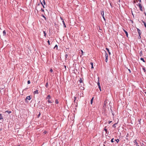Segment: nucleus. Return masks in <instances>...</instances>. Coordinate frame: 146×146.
<instances>
[{
    "mask_svg": "<svg viewBox=\"0 0 146 146\" xmlns=\"http://www.w3.org/2000/svg\"><path fill=\"white\" fill-rule=\"evenodd\" d=\"M123 30L125 32V33L126 34V36L127 37H128V33L126 31H125V30L123 29Z\"/></svg>",
    "mask_w": 146,
    "mask_h": 146,
    "instance_id": "obj_4",
    "label": "nucleus"
},
{
    "mask_svg": "<svg viewBox=\"0 0 146 146\" xmlns=\"http://www.w3.org/2000/svg\"><path fill=\"white\" fill-rule=\"evenodd\" d=\"M40 113L39 112V114L38 115V117H39L40 116Z\"/></svg>",
    "mask_w": 146,
    "mask_h": 146,
    "instance_id": "obj_33",
    "label": "nucleus"
},
{
    "mask_svg": "<svg viewBox=\"0 0 146 146\" xmlns=\"http://www.w3.org/2000/svg\"><path fill=\"white\" fill-rule=\"evenodd\" d=\"M53 71L52 70V69H51L50 70V72H52Z\"/></svg>",
    "mask_w": 146,
    "mask_h": 146,
    "instance_id": "obj_32",
    "label": "nucleus"
},
{
    "mask_svg": "<svg viewBox=\"0 0 146 146\" xmlns=\"http://www.w3.org/2000/svg\"><path fill=\"white\" fill-rule=\"evenodd\" d=\"M43 32H44V36H46V33H45V32L44 31H43Z\"/></svg>",
    "mask_w": 146,
    "mask_h": 146,
    "instance_id": "obj_23",
    "label": "nucleus"
},
{
    "mask_svg": "<svg viewBox=\"0 0 146 146\" xmlns=\"http://www.w3.org/2000/svg\"><path fill=\"white\" fill-rule=\"evenodd\" d=\"M105 61L106 62H107V61H108V58H106Z\"/></svg>",
    "mask_w": 146,
    "mask_h": 146,
    "instance_id": "obj_29",
    "label": "nucleus"
},
{
    "mask_svg": "<svg viewBox=\"0 0 146 146\" xmlns=\"http://www.w3.org/2000/svg\"><path fill=\"white\" fill-rule=\"evenodd\" d=\"M63 24L64 26V27H66V25H65L64 23V24Z\"/></svg>",
    "mask_w": 146,
    "mask_h": 146,
    "instance_id": "obj_31",
    "label": "nucleus"
},
{
    "mask_svg": "<svg viewBox=\"0 0 146 146\" xmlns=\"http://www.w3.org/2000/svg\"><path fill=\"white\" fill-rule=\"evenodd\" d=\"M132 15H133V13H132Z\"/></svg>",
    "mask_w": 146,
    "mask_h": 146,
    "instance_id": "obj_46",
    "label": "nucleus"
},
{
    "mask_svg": "<svg viewBox=\"0 0 146 146\" xmlns=\"http://www.w3.org/2000/svg\"><path fill=\"white\" fill-rule=\"evenodd\" d=\"M3 119V117L1 114H0V120Z\"/></svg>",
    "mask_w": 146,
    "mask_h": 146,
    "instance_id": "obj_10",
    "label": "nucleus"
},
{
    "mask_svg": "<svg viewBox=\"0 0 146 146\" xmlns=\"http://www.w3.org/2000/svg\"><path fill=\"white\" fill-rule=\"evenodd\" d=\"M76 97H74V102H75L76 101Z\"/></svg>",
    "mask_w": 146,
    "mask_h": 146,
    "instance_id": "obj_37",
    "label": "nucleus"
},
{
    "mask_svg": "<svg viewBox=\"0 0 146 146\" xmlns=\"http://www.w3.org/2000/svg\"><path fill=\"white\" fill-rule=\"evenodd\" d=\"M106 49L107 50V51H108L109 54L110 55L111 54V53L110 52L109 49L108 48H106Z\"/></svg>",
    "mask_w": 146,
    "mask_h": 146,
    "instance_id": "obj_8",
    "label": "nucleus"
},
{
    "mask_svg": "<svg viewBox=\"0 0 146 146\" xmlns=\"http://www.w3.org/2000/svg\"><path fill=\"white\" fill-rule=\"evenodd\" d=\"M55 103L56 104H58V102L57 100H56L55 101Z\"/></svg>",
    "mask_w": 146,
    "mask_h": 146,
    "instance_id": "obj_22",
    "label": "nucleus"
},
{
    "mask_svg": "<svg viewBox=\"0 0 146 146\" xmlns=\"http://www.w3.org/2000/svg\"><path fill=\"white\" fill-rule=\"evenodd\" d=\"M113 138L111 140V142L112 143L113 142H114L113 141Z\"/></svg>",
    "mask_w": 146,
    "mask_h": 146,
    "instance_id": "obj_27",
    "label": "nucleus"
},
{
    "mask_svg": "<svg viewBox=\"0 0 146 146\" xmlns=\"http://www.w3.org/2000/svg\"><path fill=\"white\" fill-rule=\"evenodd\" d=\"M117 143H118L119 141V140L118 139H115V140Z\"/></svg>",
    "mask_w": 146,
    "mask_h": 146,
    "instance_id": "obj_18",
    "label": "nucleus"
},
{
    "mask_svg": "<svg viewBox=\"0 0 146 146\" xmlns=\"http://www.w3.org/2000/svg\"><path fill=\"white\" fill-rule=\"evenodd\" d=\"M5 112H7V113H11V111H5Z\"/></svg>",
    "mask_w": 146,
    "mask_h": 146,
    "instance_id": "obj_13",
    "label": "nucleus"
},
{
    "mask_svg": "<svg viewBox=\"0 0 146 146\" xmlns=\"http://www.w3.org/2000/svg\"><path fill=\"white\" fill-rule=\"evenodd\" d=\"M98 88H99L100 90V91H101V87H100V86H98Z\"/></svg>",
    "mask_w": 146,
    "mask_h": 146,
    "instance_id": "obj_30",
    "label": "nucleus"
},
{
    "mask_svg": "<svg viewBox=\"0 0 146 146\" xmlns=\"http://www.w3.org/2000/svg\"><path fill=\"white\" fill-rule=\"evenodd\" d=\"M41 3L43 7L44 8V5H43L42 4V3Z\"/></svg>",
    "mask_w": 146,
    "mask_h": 146,
    "instance_id": "obj_42",
    "label": "nucleus"
},
{
    "mask_svg": "<svg viewBox=\"0 0 146 146\" xmlns=\"http://www.w3.org/2000/svg\"><path fill=\"white\" fill-rule=\"evenodd\" d=\"M139 38H141V36H140V35H139Z\"/></svg>",
    "mask_w": 146,
    "mask_h": 146,
    "instance_id": "obj_45",
    "label": "nucleus"
},
{
    "mask_svg": "<svg viewBox=\"0 0 146 146\" xmlns=\"http://www.w3.org/2000/svg\"><path fill=\"white\" fill-rule=\"evenodd\" d=\"M128 70L129 71L130 73L131 72V71L129 69H128Z\"/></svg>",
    "mask_w": 146,
    "mask_h": 146,
    "instance_id": "obj_40",
    "label": "nucleus"
},
{
    "mask_svg": "<svg viewBox=\"0 0 146 146\" xmlns=\"http://www.w3.org/2000/svg\"><path fill=\"white\" fill-rule=\"evenodd\" d=\"M101 14L102 15V16L104 19V21H105V19L104 17V11H101Z\"/></svg>",
    "mask_w": 146,
    "mask_h": 146,
    "instance_id": "obj_1",
    "label": "nucleus"
},
{
    "mask_svg": "<svg viewBox=\"0 0 146 146\" xmlns=\"http://www.w3.org/2000/svg\"><path fill=\"white\" fill-rule=\"evenodd\" d=\"M3 35L4 36V35H5L6 34V33L5 31H3Z\"/></svg>",
    "mask_w": 146,
    "mask_h": 146,
    "instance_id": "obj_11",
    "label": "nucleus"
},
{
    "mask_svg": "<svg viewBox=\"0 0 146 146\" xmlns=\"http://www.w3.org/2000/svg\"><path fill=\"white\" fill-rule=\"evenodd\" d=\"M60 19L62 21V23H63V24H64V20H63V19L61 17H60Z\"/></svg>",
    "mask_w": 146,
    "mask_h": 146,
    "instance_id": "obj_25",
    "label": "nucleus"
},
{
    "mask_svg": "<svg viewBox=\"0 0 146 146\" xmlns=\"http://www.w3.org/2000/svg\"><path fill=\"white\" fill-rule=\"evenodd\" d=\"M143 69L144 72H145L146 71L145 68V67H143Z\"/></svg>",
    "mask_w": 146,
    "mask_h": 146,
    "instance_id": "obj_19",
    "label": "nucleus"
},
{
    "mask_svg": "<svg viewBox=\"0 0 146 146\" xmlns=\"http://www.w3.org/2000/svg\"><path fill=\"white\" fill-rule=\"evenodd\" d=\"M44 133H46V132H45V131H44Z\"/></svg>",
    "mask_w": 146,
    "mask_h": 146,
    "instance_id": "obj_47",
    "label": "nucleus"
},
{
    "mask_svg": "<svg viewBox=\"0 0 146 146\" xmlns=\"http://www.w3.org/2000/svg\"><path fill=\"white\" fill-rule=\"evenodd\" d=\"M47 98L48 99H50V95H48L47 97Z\"/></svg>",
    "mask_w": 146,
    "mask_h": 146,
    "instance_id": "obj_15",
    "label": "nucleus"
},
{
    "mask_svg": "<svg viewBox=\"0 0 146 146\" xmlns=\"http://www.w3.org/2000/svg\"><path fill=\"white\" fill-rule=\"evenodd\" d=\"M91 64L92 65V67H91V68H93V63H92V62H91Z\"/></svg>",
    "mask_w": 146,
    "mask_h": 146,
    "instance_id": "obj_14",
    "label": "nucleus"
},
{
    "mask_svg": "<svg viewBox=\"0 0 146 146\" xmlns=\"http://www.w3.org/2000/svg\"><path fill=\"white\" fill-rule=\"evenodd\" d=\"M137 31L139 35H140L141 34V31L138 29H137Z\"/></svg>",
    "mask_w": 146,
    "mask_h": 146,
    "instance_id": "obj_6",
    "label": "nucleus"
},
{
    "mask_svg": "<svg viewBox=\"0 0 146 146\" xmlns=\"http://www.w3.org/2000/svg\"><path fill=\"white\" fill-rule=\"evenodd\" d=\"M104 130L106 132H107V129H104Z\"/></svg>",
    "mask_w": 146,
    "mask_h": 146,
    "instance_id": "obj_39",
    "label": "nucleus"
},
{
    "mask_svg": "<svg viewBox=\"0 0 146 146\" xmlns=\"http://www.w3.org/2000/svg\"><path fill=\"white\" fill-rule=\"evenodd\" d=\"M42 17L44 18V19H45V20H46V18L44 16V15H43Z\"/></svg>",
    "mask_w": 146,
    "mask_h": 146,
    "instance_id": "obj_36",
    "label": "nucleus"
},
{
    "mask_svg": "<svg viewBox=\"0 0 146 146\" xmlns=\"http://www.w3.org/2000/svg\"><path fill=\"white\" fill-rule=\"evenodd\" d=\"M31 99V97L30 96H27L25 99L26 101L27 102V100H30Z\"/></svg>",
    "mask_w": 146,
    "mask_h": 146,
    "instance_id": "obj_3",
    "label": "nucleus"
},
{
    "mask_svg": "<svg viewBox=\"0 0 146 146\" xmlns=\"http://www.w3.org/2000/svg\"><path fill=\"white\" fill-rule=\"evenodd\" d=\"M41 10H42V11H44V10H43V9H41Z\"/></svg>",
    "mask_w": 146,
    "mask_h": 146,
    "instance_id": "obj_43",
    "label": "nucleus"
},
{
    "mask_svg": "<svg viewBox=\"0 0 146 146\" xmlns=\"http://www.w3.org/2000/svg\"><path fill=\"white\" fill-rule=\"evenodd\" d=\"M38 90H36L34 91V94H38Z\"/></svg>",
    "mask_w": 146,
    "mask_h": 146,
    "instance_id": "obj_5",
    "label": "nucleus"
},
{
    "mask_svg": "<svg viewBox=\"0 0 146 146\" xmlns=\"http://www.w3.org/2000/svg\"><path fill=\"white\" fill-rule=\"evenodd\" d=\"M81 52H82V53H83V51L82 50H81Z\"/></svg>",
    "mask_w": 146,
    "mask_h": 146,
    "instance_id": "obj_44",
    "label": "nucleus"
},
{
    "mask_svg": "<svg viewBox=\"0 0 146 146\" xmlns=\"http://www.w3.org/2000/svg\"><path fill=\"white\" fill-rule=\"evenodd\" d=\"M27 83L28 84H30V80H28L27 82Z\"/></svg>",
    "mask_w": 146,
    "mask_h": 146,
    "instance_id": "obj_28",
    "label": "nucleus"
},
{
    "mask_svg": "<svg viewBox=\"0 0 146 146\" xmlns=\"http://www.w3.org/2000/svg\"><path fill=\"white\" fill-rule=\"evenodd\" d=\"M137 5L139 6L140 10L142 11L143 8L140 3H138Z\"/></svg>",
    "mask_w": 146,
    "mask_h": 146,
    "instance_id": "obj_2",
    "label": "nucleus"
},
{
    "mask_svg": "<svg viewBox=\"0 0 146 146\" xmlns=\"http://www.w3.org/2000/svg\"><path fill=\"white\" fill-rule=\"evenodd\" d=\"M105 58H108V54H107V53L105 51Z\"/></svg>",
    "mask_w": 146,
    "mask_h": 146,
    "instance_id": "obj_7",
    "label": "nucleus"
},
{
    "mask_svg": "<svg viewBox=\"0 0 146 146\" xmlns=\"http://www.w3.org/2000/svg\"><path fill=\"white\" fill-rule=\"evenodd\" d=\"M58 47V46L57 45H56L55 46H54V48H55L56 47Z\"/></svg>",
    "mask_w": 146,
    "mask_h": 146,
    "instance_id": "obj_35",
    "label": "nucleus"
},
{
    "mask_svg": "<svg viewBox=\"0 0 146 146\" xmlns=\"http://www.w3.org/2000/svg\"><path fill=\"white\" fill-rule=\"evenodd\" d=\"M116 124V123H115L114 124H113V127H114L115 128L116 127L115 125Z\"/></svg>",
    "mask_w": 146,
    "mask_h": 146,
    "instance_id": "obj_16",
    "label": "nucleus"
},
{
    "mask_svg": "<svg viewBox=\"0 0 146 146\" xmlns=\"http://www.w3.org/2000/svg\"><path fill=\"white\" fill-rule=\"evenodd\" d=\"M82 79L81 78H80L79 80L80 83H81L82 82Z\"/></svg>",
    "mask_w": 146,
    "mask_h": 146,
    "instance_id": "obj_17",
    "label": "nucleus"
},
{
    "mask_svg": "<svg viewBox=\"0 0 146 146\" xmlns=\"http://www.w3.org/2000/svg\"><path fill=\"white\" fill-rule=\"evenodd\" d=\"M146 94V92L145 93Z\"/></svg>",
    "mask_w": 146,
    "mask_h": 146,
    "instance_id": "obj_48",
    "label": "nucleus"
},
{
    "mask_svg": "<svg viewBox=\"0 0 146 146\" xmlns=\"http://www.w3.org/2000/svg\"><path fill=\"white\" fill-rule=\"evenodd\" d=\"M48 102L49 103H52V102H51V101L49 100H48Z\"/></svg>",
    "mask_w": 146,
    "mask_h": 146,
    "instance_id": "obj_21",
    "label": "nucleus"
},
{
    "mask_svg": "<svg viewBox=\"0 0 146 146\" xmlns=\"http://www.w3.org/2000/svg\"><path fill=\"white\" fill-rule=\"evenodd\" d=\"M42 2L44 3V4L45 5V2L44 0H43L42 1Z\"/></svg>",
    "mask_w": 146,
    "mask_h": 146,
    "instance_id": "obj_24",
    "label": "nucleus"
},
{
    "mask_svg": "<svg viewBox=\"0 0 146 146\" xmlns=\"http://www.w3.org/2000/svg\"><path fill=\"white\" fill-rule=\"evenodd\" d=\"M97 84H98V86H100V83L99 82H98L97 83Z\"/></svg>",
    "mask_w": 146,
    "mask_h": 146,
    "instance_id": "obj_26",
    "label": "nucleus"
},
{
    "mask_svg": "<svg viewBox=\"0 0 146 146\" xmlns=\"http://www.w3.org/2000/svg\"><path fill=\"white\" fill-rule=\"evenodd\" d=\"M65 58H67V57L68 56V55L67 54H66L65 55Z\"/></svg>",
    "mask_w": 146,
    "mask_h": 146,
    "instance_id": "obj_34",
    "label": "nucleus"
},
{
    "mask_svg": "<svg viewBox=\"0 0 146 146\" xmlns=\"http://www.w3.org/2000/svg\"><path fill=\"white\" fill-rule=\"evenodd\" d=\"M111 122V121H110L109 122V123H110Z\"/></svg>",
    "mask_w": 146,
    "mask_h": 146,
    "instance_id": "obj_41",
    "label": "nucleus"
},
{
    "mask_svg": "<svg viewBox=\"0 0 146 146\" xmlns=\"http://www.w3.org/2000/svg\"><path fill=\"white\" fill-rule=\"evenodd\" d=\"M93 99H94V98H92L91 99V101H90V103L91 104H92V103H93Z\"/></svg>",
    "mask_w": 146,
    "mask_h": 146,
    "instance_id": "obj_9",
    "label": "nucleus"
},
{
    "mask_svg": "<svg viewBox=\"0 0 146 146\" xmlns=\"http://www.w3.org/2000/svg\"><path fill=\"white\" fill-rule=\"evenodd\" d=\"M48 44L50 45V42H49V40H48Z\"/></svg>",
    "mask_w": 146,
    "mask_h": 146,
    "instance_id": "obj_38",
    "label": "nucleus"
},
{
    "mask_svg": "<svg viewBox=\"0 0 146 146\" xmlns=\"http://www.w3.org/2000/svg\"><path fill=\"white\" fill-rule=\"evenodd\" d=\"M48 83H47L46 84L45 86L47 88L48 87Z\"/></svg>",
    "mask_w": 146,
    "mask_h": 146,
    "instance_id": "obj_20",
    "label": "nucleus"
},
{
    "mask_svg": "<svg viewBox=\"0 0 146 146\" xmlns=\"http://www.w3.org/2000/svg\"><path fill=\"white\" fill-rule=\"evenodd\" d=\"M140 60H142L143 62H145V60H144V58H140Z\"/></svg>",
    "mask_w": 146,
    "mask_h": 146,
    "instance_id": "obj_12",
    "label": "nucleus"
}]
</instances>
